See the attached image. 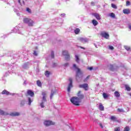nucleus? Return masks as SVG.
<instances>
[{
	"mask_svg": "<svg viewBox=\"0 0 131 131\" xmlns=\"http://www.w3.org/2000/svg\"><path fill=\"white\" fill-rule=\"evenodd\" d=\"M37 85H38V86H39L40 88H41V86H42L41 82L39 80H38L37 81Z\"/></svg>",
	"mask_w": 131,
	"mask_h": 131,
	"instance_id": "nucleus-21",
	"label": "nucleus"
},
{
	"mask_svg": "<svg viewBox=\"0 0 131 131\" xmlns=\"http://www.w3.org/2000/svg\"><path fill=\"white\" fill-rule=\"evenodd\" d=\"M41 95L42 96V98L40 106L41 108H45V102H47V93H46V92H42Z\"/></svg>",
	"mask_w": 131,
	"mask_h": 131,
	"instance_id": "nucleus-2",
	"label": "nucleus"
},
{
	"mask_svg": "<svg viewBox=\"0 0 131 131\" xmlns=\"http://www.w3.org/2000/svg\"><path fill=\"white\" fill-rule=\"evenodd\" d=\"M0 114L1 115H5V112L4 111L2 110L1 109H0Z\"/></svg>",
	"mask_w": 131,
	"mask_h": 131,
	"instance_id": "nucleus-38",
	"label": "nucleus"
},
{
	"mask_svg": "<svg viewBox=\"0 0 131 131\" xmlns=\"http://www.w3.org/2000/svg\"><path fill=\"white\" fill-rule=\"evenodd\" d=\"M111 7L112 8H113V9H117V6H116V5L113 3L111 4Z\"/></svg>",
	"mask_w": 131,
	"mask_h": 131,
	"instance_id": "nucleus-30",
	"label": "nucleus"
},
{
	"mask_svg": "<svg viewBox=\"0 0 131 131\" xmlns=\"http://www.w3.org/2000/svg\"><path fill=\"white\" fill-rule=\"evenodd\" d=\"M10 115H20V113H12L10 114Z\"/></svg>",
	"mask_w": 131,
	"mask_h": 131,
	"instance_id": "nucleus-34",
	"label": "nucleus"
},
{
	"mask_svg": "<svg viewBox=\"0 0 131 131\" xmlns=\"http://www.w3.org/2000/svg\"><path fill=\"white\" fill-rule=\"evenodd\" d=\"M27 95L30 96V97H34V92L31 90H28L27 92Z\"/></svg>",
	"mask_w": 131,
	"mask_h": 131,
	"instance_id": "nucleus-10",
	"label": "nucleus"
},
{
	"mask_svg": "<svg viewBox=\"0 0 131 131\" xmlns=\"http://www.w3.org/2000/svg\"><path fill=\"white\" fill-rule=\"evenodd\" d=\"M92 24L94 25V26H97V25L99 24V23H98V21L96 20V19H93L92 20Z\"/></svg>",
	"mask_w": 131,
	"mask_h": 131,
	"instance_id": "nucleus-18",
	"label": "nucleus"
},
{
	"mask_svg": "<svg viewBox=\"0 0 131 131\" xmlns=\"http://www.w3.org/2000/svg\"><path fill=\"white\" fill-rule=\"evenodd\" d=\"M62 55L63 56H65V59L66 60H67V61H69V60H70V55H69V53L66 50L63 51Z\"/></svg>",
	"mask_w": 131,
	"mask_h": 131,
	"instance_id": "nucleus-4",
	"label": "nucleus"
},
{
	"mask_svg": "<svg viewBox=\"0 0 131 131\" xmlns=\"http://www.w3.org/2000/svg\"><path fill=\"white\" fill-rule=\"evenodd\" d=\"M28 26H30V27H32L34 25V21L32 20L31 19H30L28 23Z\"/></svg>",
	"mask_w": 131,
	"mask_h": 131,
	"instance_id": "nucleus-11",
	"label": "nucleus"
},
{
	"mask_svg": "<svg viewBox=\"0 0 131 131\" xmlns=\"http://www.w3.org/2000/svg\"><path fill=\"white\" fill-rule=\"evenodd\" d=\"M115 131H120V128L119 127L116 128Z\"/></svg>",
	"mask_w": 131,
	"mask_h": 131,
	"instance_id": "nucleus-42",
	"label": "nucleus"
},
{
	"mask_svg": "<svg viewBox=\"0 0 131 131\" xmlns=\"http://www.w3.org/2000/svg\"><path fill=\"white\" fill-rule=\"evenodd\" d=\"M88 69H89V70H90L91 71H92V70H93V67H89V68H88Z\"/></svg>",
	"mask_w": 131,
	"mask_h": 131,
	"instance_id": "nucleus-47",
	"label": "nucleus"
},
{
	"mask_svg": "<svg viewBox=\"0 0 131 131\" xmlns=\"http://www.w3.org/2000/svg\"><path fill=\"white\" fill-rule=\"evenodd\" d=\"M28 104L29 105H31V103H32V100H31V98L30 97L28 98Z\"/></svg>",
	"mask_w": 131,
	"mask_h": 131,
	"instance_id": "nucleus-31",
	"label": "nucleus"
},
{
	"mask_svg": "<svg viewBox=\"0 0 131 131\" xmlns=\"http://www.w3.org/2000/svg\"><path fill=\"white\" fill-rule=\"evenodd\" d=\"M129 29L131 30V26H129Z\"/></svg>",
	"mask_w": 131,
	"mask_h": 131,
	"instance_id": "nucleus-52",
	"label": "nucleus"
},
{
	"mask_svg": "<svg viewBox=\"0 0 131 131\" xmlns=\"http://www.w3.org/2000/svg\"><path fill=\"white\" fill-rule=\"evenodd\" d=\"M79 40L81 41V42H83L84 43L85 42H88V40L86 38H80L79 39Z\"/></svg>",
	"mask_w": 131,
	"mask_h": 131,
	"instance_id": "nucleus-13",
	"label": "nucleus"
},
{
	"mask_svg": "<svg viewBox=\"0 0 131 131\" xmlns=\"http://www.w3.org/2000/svg\"><path fill=\"white\" fill-rule=\"evenodd\" d=\"M103 97L104 99H107V98H108V97H109V95H107V94H106L105 93H103Z\"/></svg>",
	"mask_w": 131,
	"mask_h": 131,
	"instance_id": "nucleus-27",
	"label": "nucleus"
},
{
	"mask_svg": "<svg viewBox=\"0 0 131 131\" xmlns=\"http://www.w3.org/2000/svg\"><path fill=\"white\" fill-rule=\"evenodd\" d=\"M93 121L94 122L98 123V119H96L95 117L93 118Z\"/></svg>",
	"mask_w": 131,
	"mask_h": 131,
	"instance_id": "nucleus-43",
	"label": "nucleus"
},
{
	"mask_svg": "<svg viewBox=\"0 0 131 131\" xmlns=\"http://www.w3.org/2000/svg\"><path fill=\"white\" fill-rule=\"evenodd\" d=\"M93 15L95 18L97 19V20H100L101 19V17L100 16V15L98 13H94Z\"/></svg>",
	"mask_w": 131,
	"mask_h": 131,
	"instance_id": "nucleus-15",
	"label": "nucleus"
},
{
	"mask_svg": "<svg viewBox=\"0 0 131 131\" xmlns=\"http://www.w3.org/2000/svg\"><path fill=\"white\" fill-rule=\"evenodd\" d=\"M25 104V101H24V100H22L20 102V106H24V105Z\"/></svg>",
	"mask_w": 131,
	"mask_h": 131,
	"instance_id": "nucleus-37",
	"label": "nucleus"
},
{
	"mask_svg": "<svg viewBox=\"0 0 131 131\" xmlns=\"http://www.w3.org/2000/svg\"><path fill=\"white\" fill-rule=\"evenodd\" d=\"M44 124L46 126H49V125H54V124H55V122L50 120H46L45 121Z\"/></svg>",
	"mask_w": 131,
	"mask_h": 131,
	"instance_id": "nucleus-7",
	"label": "nucleus"
},
{
	"mask_svg": "<svg viewBox=\"0 0 131 131\" xmlns=\"http://www.w3.org/2000/svg\"><path fill=\"white\" fill-rule=\"evenodd\" d=\"M7 115H9V114H7Z\"/></svg>",
	"mask_w": 131,
	"mask_h": 131,
	"instance_id": "nucleus-55",
	"label": "nucleus"
},
{
	"mask_svg": "<svg viewBox=\"0 0 131 131\" xmlns=\"http://www.w3.org/2000/svg\"><path fill=\"white\" fill-rule=\"evenodd\" d=\"M110 50H114V47L113 46H109Z\"/></svg>",
	"mask_w": 131,
	"mask_h": 131,
	"instance_id": "nucleus-45",
	"label": "nucleus"
},
{
	"mask_svg": "<svg viewBox=\"0 0 131 131\" xmlns=\"http://www.w3.org/2000/svg\"><path fill=\"white\" fill-rule=\"evenodd\" d=\"M45 76H47V77H49L50 76V74H51V72H50V71H46L45 72Z\"/></svg>",
	"mask_w": 131,
	"mask_h": 131,
	"instance_id": "nucleus-23",
	"label": "nucleus"
},
{
	"mask_svg": "<svg viewBox=\"0 0 131 131\" xmlns=\"http://www.w3.org/2000/svg\"><path fill=\"white\" fill-rule=\"evenodd\" d=\"M91 5H92V6H95V2H91Z\"/></svg>",
	"mask_w": 131,
	"mask_h": 131,
	"instance_id": "nucleus-48",
	"label": "nucleus"
},
{
	"mask_svg": "<svg viewBox=\"0 0 131 131\" xmlns=\"http://www.w3.org/2000/svg\"><path fill=\"white\" fill-rule=\"evenodd\" d=\"M30 20V18H24L23 19L24 23H25L26 24H28V22H29Z\"/></svg>",
	"mask_w": 131,
	"mask_h": 131,
	"instance_id": "nucleus-17",
	"label": "nucleus"
},
{
	"mask_svg": "<svg viewBox=\"0 0 131 131\" xmlns=\"http://www.w3.org/2000/svg\"><path fill=\"white\" fill-rule=\"evenodd\" d=\"M91 77V76L89 75L84 80H83V82H86V81H88V80H89V79H90V77Z\"/></svg>",
	"mask_w": 131,
	"mask_h": 131,
	"instance_id": "nucleus-26",
	"label": "nucleus"
},
{
	"mask_svg": "<svg viewBox=\"0 0 131 131\" xmlns=\"http://www.w3.org/2000/svg\"><path fill=\"white\" fill-rule=\"evenodd\" d=\"M111 120H113V121H118V120L117 119V118L115 117V116H113L111 117Z\"/></svg>",
	"mask_w": 131,
	"mask_h": 131,
	"instance_id": "nucleus-20",
	"label": "nucleus"
},
{
	"mask_svg": "<svg viewBox=\"0 0 131 131\" xmlns=\"http://www.w3.org/2000/svg\"><path fill=\"white\" fill-rule=\"evenodd\" d=\"M69 81H70V83H69V84L68 85V92L69 93L70 92V91L71 90V88L73 87V85H72V83H73L72 78H69Z\"/></svg>",
	"mask_w": 131,
	"mask_h": 131,
	"instance_id": "nucleus-8",
	"label": "nucleus"
},
{
	"mask_svg": "<svg viewBox=\"0 0 131 131\" xmlns=\"http://www.w3.org/2000/svg\"><path fill=\"white\" fill-rule=\"evenodd\" d=\"M74 68H75V69H77V72L76 74V78L77 79L78 78H80L82 77L83 76L81 75V76H79V74L82 75V73L81 72V71H80V69L77 68L76 66V64H73Z\"/></svg>",
	"mask_w": 131,
	"mask_h": 131,
	"instance_id": "nucleus-3",
	"label": "nucleus"
},
{
	"mask_svg": "<svg viewBox=\"0 0 131 131\" xmlns=\"http://www.w3.org/2000/svg\"><path fill=\"white\" fill-rule=\"evenodd\" d=\"M110 16L112 18H115V14H114V13H113V12L111 13L110 14Z\"/></svg>",
	"mask_w": 131,
	"mask_h": 131,
	"instance_id": "nucleus-29",
	"label": "nucleus"
},
{
	"mask_svg": "<svg viewBox=\"0 0 131 131\" xmlns=\"http://www.w3.org/2000/svg\"><path fill=\"white\" fill-rule=\"evenodd\" d=\"M98 124L101 128H104V126H103V124L101 123H99Z\"/></svg>",
	"mask_w": 131,
	"mask_h": 131,
	"instance_id": "nucleus-41",
	"label": "nucleus"
},
{
	"mask_svg": "<svg viewBox=\"0 0 131 131\" xmlns=\"http://www.w3.org/2000/svg\"><path fill=\"white\" fill-rule=\"evenodd\" d=\"M70 101L73 105L75 106H79V103L81 102V100L77 97H73L71 98Z\"/></svg>",
	"mask_w": 131,
	"mask_h": 131,
	"instance_id": "nucleus-1",
	"label": "nucleus"
},
{
	"mask_svg": "<svg viewBox=\"0 0 131 131\" xmlns=\"http://www.w3.org/2000/svg\"><path fill=\"white\" fill-rule=\"evenodd\" d=\"M77 96L78 99H79V100H80L81 101V100H82V99L84 98V95L83 94H81V91H78L77 93Z\"/></svg>",
	"mask_w": 131,
	"mask_h": 131,
	"instance_id": "nucleus-9",
	"label": "nucleus"
},
{
	"mask_svg": "<svg viewBox=\"0 0 131 131\" xmlns=\"http://www.w3.org/2000/svg\"><path fill=\"white\" fill-rule=\"evenodd\" d=\"M33 54L35 56H37V52L36 51H34Z\"/></svg>",
	"mask_w": 131,
	"mask_h": 131,
	"instance_id": "nucleus-46",
	"label": "nucleus"
},
{
	"mask_svg": "<svg viewBox=\"0 0 131 131\" xmlns=\"http://www.w3.org/2000/svg\"><path fill=\"white\" fill-rule=\"evenodd\" d=\"M100 35L101 36H102V37H104V38H105V39H109V36H110L109 34H108V33L105 31L101 32L100 33Z\"/></svg>",
	"mask_w": 131,
	"mask_h": 131,
	"instance_id": "nucleus-6",
	"label": "nucleus"
},
{
	"mask_svg": "<svg viewBox=\"0 0 131 131\" xmlns=\"http://www.w3.org/2000/svg\"><path fill=\"white\" fill-rule=\"evenodd\" d=\"M111 1H113V2H114V1H115V0H111Z\"/></svg>",
	"mask_w": 131,
	"mask_h": 131,
	"instance_id": "nucleus-53",
	"label": "nucleus"
},
{
	"mask_svg": "<svg viewBox=\"0 0 131 131\" xmlns=\"http://www.w3.org/2000/svg\"><path fill=\"white\" fill-rule=\"evenodd\" d=\"M79 48H80V49H83V50H85V48L82 47L80 46Z\"/></svg>",
	"mask_w": 131,
	"mask_h": 131,
	"instance_id": "nucleus-50",
	"label": "nucleus"
},
{
	"mask_svg": "<svg viewBox=\"0 0 131 131\" xmlns=\"http://www.w3.org/2000/svg\"><path fill=\"white\" fill-rule=\"evenodd\" d=\"M79 32H80V29H79V28H76L75 30H74V33H75V34H78Z\"/></svg>",
	"mask_w": 131,
	"mask_h": 131,
	"instance_id": "nucleus-22",
	"label": "nucleus"
},
{
	"mask_svg": "<svg viewBox=\"0 0 131 131\" xmlns=\"http://www.w3.org/2000/svg\"><path fill=\"white\" fill-rule=\"evenodd\" d=\"M110 70L111 71H114V66L113 64H110Z\"/></svg>",
	"mask_w": 131,
	"mask_h": 131,
	"instance_id": "nucleus-25",
	"label": "nucleus"
},
{
	"mask_svg": "<svg viewBox=\"0 0 131 131\" xmlns=\"http://www.w3.org/2000/svg\"><path fill=\"white\" fill-rule=\"evenodd\" d=\"M18 3H19V4H21V1L20 0H18Z\"/></svg>",
	"mask_w": 131,
	"mask_h": 131,
	"instance_id": "nucleus-51",
	"label": "nucleus"
},
{
	"mask_svg": "<svg viewBox=\"0 0 131 131\" xmlns=\"http://www.w3.org/2000/svg\"><path fill=\"white\" fill-rule=\"evenodd\" d=\"M130 5V2H129V1H127L126 2V6H129Z\"/></svg>",
	"mask_w": 131,
	"mask_h": 131,
	"instance_id": "nucleus-40",
	"label": "nucleus"
},
{
	"mask_svg": "<svg viewBox=\"0 0 131 131\" xmlns=\"http://www.w3.org/2000/svg\"><path fill=\"white\" fill-rule=\"evenodd\" d=\"M117 68H118V67H116Z\"/></svg>",
	"mask_w": 131,
	"mask_h": 131,
	"instance_id": "nucleus-54",
	"label": "nucleus"
},
{
	"mask_svg": "<svg viewBox=\"0 0 131 131\" xmlns=\"http://www.w3.org/2000/svg\"><path fill=\"white\" fill-rule=\"evenodd\" d=\"M79 89H83L84 91H89V84L83 83L82 84L79 85Z\"/></svg>",
	"mask_w": 131,
	"mask_h": 131,
	"instance_id": "nucleus-5",
	"label": "nucleus"
},
{
	"mask_svg": "<svg viewBox=\"0 0 131 131\" xmlns=\"http://www.w3.org/2000/svg\"><path fill=\"white\" fill-rule=\"evenodd\" d=\"M69 65V63H65V64H64V66L66 67V66H68Z\"/></svg>",
	"mask_w": 131,
	"mask_h": 131,
	"instance_id": "nucleus-49",
	"label": "nucleus"
},
{
	"mask_svg": "<svg viewBox=\"0 0 131 131\" xmlns=\"http://www.w3.org/2000/svg\"><path fill=\"white\" fill-rule=\"evenodd\" d=\"M124 49H125L126 51H129L130 50V47L128 46H125Z\"/></svg>",
	"mask_w": 131,
	"mask_h": 131,
	"instance_id": "nucleus-36",
	"label": "nucleus"
},
{
	"mask_svg": "<svg viewBox=\"0 0 131 131\" xmlns=\"http://www.w3.org/2000/svg\"><path fill=\"white\" fill-rule=\"evenodd\" d=\"M51 57L52 58H55V56L54 55V52H51Z\"/></svg>",
	"mask_w": 131,
	"mask_h": 131,
	"instance_id": "nucleus-44",
	"label": "nucleus"
},
{
	"mask_svg": "<svg viewBox=\"0 0 131 131\" xmlns=\"http://www.w3.org/2000/svg\"><path fill=\"white\" fill-rule=\"evenodd\" d=\"M99 110H100V111H104V106H103V104H102V103H99Z\"/></svg>",
	"mask_w": 131,
	"mask_h": 131,
	"instance_id": "nucleus-14",
	"label": "nucleus"
},
{
	"mask_svg": "<svg viewBox=\"0 0 131 131\" xmlns=\"http://www.w3.org/2000/svg\"><path fill=\"white\" fill-rule=\"evenodd\" d=\"M26 11L27 12H28L29 14H31L32 13L31 9H30L29 8H27Z\"/></svg>",
	"mask_w": 131,
	"mask_h": 131,
	"instance_id": "nucleus-32",
	"label": "nucleus"
},
{
	"mask_svg": "<svg viewBox=\"0 0 131 131\" xmlns=\"http://www.w3.org/2000/svg\"><path fill=\"white\" fill-rule=\"evenodd\" d=\"M2 95H7V96H8V95H10V92H9V91H8L6 90H4L2 91Z\"/></svg>",
	"mask_w": 131,
	"mask_h": 131,
	"instance_id": "nucleus-16",
	"label": "nucleus"
},
{
	"mask_svg": "<svg viewBox=\"0 0 131 131\" xmlns=\"http://www.w3.org/2000/svg\"><path fill=\"white\" fill-rule=\"evenodd\" d=\"M123 12L124 14H125L126 15H128V14L130 13V10L128 9H123Z\"/></svg>",
	"mask_w": 131,
	"mask_h": 131,
	"instance_id": "nucleus-12",
	"label": "nucleus"
},
{
	"mask_svg": "<svg viewBox=\"0 0 131 131\" xmlns=\"http://www.w3.org/2000/svg\"><path fill=\"white\" fill-rule=\"evenodd\" d=\"M114 95L116 98H119V97H120V94L119 92H118V91H115L114 92Z\"/></svg>",
	"mask_w": 131,
	"mask_h": 131,
	"instance_id": "nucleus-19",
	"label": "nucleus"
},
{
	"mask_svg": "<svg viewBox=\"0 0 131 131\" xmlns=\"http://www.w3.org/2000/svg\"><path fill=\"white\" fill-rule=\"evenodd\" d=\"M54 95H55V92L52 91L51 94L50 95V99H53V97L54 96Z\"/></svg>",
	"mask_w": 131,
	"mask_h": 131,
	"instance_id": "nucleus-33",
	"label": "nucleus"
},
{
	"mask_svg": "<svg viewBox=\"0 0 131 131\" xmlns=\"http://www.w3.org/2000/svg\"><path fill=\"white\" fill-rule=\"evenodd\" d=\"M117 111L118 112H124V111H123V110L120 108H118Z\"/></svg>",
	"mask_w": 131,
	"mask_h": 131,
	"instance_id": "nucleus-39",
	"label": "nucleus"
},
{
	"mask_svg": "<svg viewBox=\"0 0 131 131\" xmlns=\"http://www.w3.org/2000/svg\"><path fill=\"white\" fill-rule=\"evenodd\" d=\"M124 131H129V127H128V126H126V127L124 128Z\"/></svg>",
	"mask_w": 131,
	"mask_h": 131,
	"instance_id": "nucleus-35",
	"label": "nucleus"
},
{
	"mask_svg": "<svg viewBox=\"0 0 131 131\" xmlns=\"http://www.w3.org/2000/svg\"><path fill=\"white\" fill-rule=\"evenodd\" d=\"M76 58V62L77 63H79V57H78V55H75Z\"/></svg>",
	"mask_w": 131,
	"mask_h": 131,
	"instance_id": "nucleus-28",
	"label": "nucleus"
},
{
	"mask_svg": "<svg viewBox=\"0 0 131 131\" xmlns=\"http://www.w3.org/2000/svg\"><path fill=\"white\" fill-rule=\"evenodd\" d=\"M125 88L126 91L128 92H130L131 88L129 87V86H128V85H125Z\"/></svg>",
	"mask_w": 131,
	"mask_h": 131,
	"instance_id": "nucleus-24",
	"label": "nucleus"
}]
</instances>
